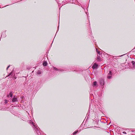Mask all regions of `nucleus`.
I'll list each match as a JSON object with an SVG mask.
<instances>
[{"mask_svg": "<svg viewBox=\"0 0 135 135\" xmlns=\"http://www.w3.org/2000/svg\"><path fill=\"white\" fill-rule=\"evenodd\" d=\"M30 123H31V122H32L33 125L34 126H35V130L36 131H37L36 132H37V134L38 135H39L40 134V133L39 132H38V128H37V126H35V123H34L33 122H32L31 121H30Z\"/></svg>", "mask_w": 135, "mask_h": 135, "instance_id": "obj_1", "label": "nucleus"}, {"mask_svg": "<svg viewBox=\"0 0 135 135\" xmlns=\"http://www.w3.org/2000/svg\"><path fill=\"white\" fill-rule=\"evenodd\" d=\"M99 82L101 85H103L104 84V80L103 79H101L100 80Z\"/></svg>", "mask_w": 135, "mask_h": 135, "instance_id": "obj_2", "label": "nucleus"}, {"mask_svg": "<svg viewBox=\"0 0 135 135\" xmlns=\"http://www.w3.org/2000/svg\"><path fill=\"white\" fill-rule=\"evenodd\" d=\"M12 101L13 102H18V100L16 98H15V97H14L12 100Z\"/></svg>", "mask_w": 135, "mask_h": 135, "instance_id": "obj_3", "label": "nucleus"}, {"mask_svg": "<svg viewBox=\"0 0 135 135\" xmlns=\"http://www.w3.org/2000/svg\"><path fill=\"white\" fill-rule=\"evenodd\" d=\"M98 65L96 63H94L92 67L93 69H95L97 68Z\"/></svg>", "mask_w": 135, "mask_h": 135, "instance_id": "obj_4", "label": "nucleus"}, {"mask_svg": "<svg viewBox=\"0 0 135 135\" xmlns=\"http://www.w3.org/2000/svg\"><path fill=\"white\" fill-rule=\"evenodd\" d=\"M53 69H54L55 70H56L57 71H62V70H61L60 69H59L57 68H55V67H53Z\"/></svg>", "mask_w": 135, "mask_h": 135, "instance_id": "obj_5", "label": "nucleus"}, {"mask_svg": "<svg viewBox=\"0 0 135 135\" xmlns=\"http://www.w3.org/2000/svg\"><path fill=\"white\" fill-rule=\"evenodd\" d=\"M47 65V63L46 61H44V62L43 63V65L44 66H46Z\"/></svg>", "mask_w": 135, "mask_h": 135, "instance_id": "obj_6", "label": "nucleus"}, {"mask_svg": "<svg viewBox=\"0 0 135 135\" xmlns=\"http://www.w3.org/2000/svg\"><path fill=\"white\" fill-rule=\"evenodd\" d=\"M93 86H97V82L96 81H94L93 83Z\"/></svg>", "mask_w": 135, "mask_h": 135, "instance_id": "obj_7", "label": "nucleus"}, {"mask_svg": "<svg viewBox=\"0 0 135 135\" xmlns=\"http://www.w3.org/2000/svg\"><path fill=\"white\" fill-rule=\"evenodd\" d=\"M13 96V93L12 92H10L9 94V95H8V97L9 96L10 97H12Z\"/></svg>", "mask_w": 135, "mask_h": 135, "instance_id": "obj_8", "label": "nucleus"}, {"mask_svg": "<svg viewBox=\"0 0 135 135\" xmlns=\"http://www.w3.org/2000/svg\"><path fill=\"white\" fill-rule=\"evenodd\" d=\"M131 63L132 64L133 66L134 67H135V62L134 61H132Z\"/></svg>", "mask_w": 135, "mask_h": 135, "instance_id": "obj_9", "label": "nucleus"}, {"mask_svg": "<svg viewBox=\"0 0 135 135\" xmlns=\"http://www.w3.org/2000/svg\"><path fill=\"white\" fill-rule=\"evenodd\" d=\"M41 71L40 70H38L37 72V74H41Z\"/></svg>", "mask_w": 135, "mask_h": 135, "instance_id": "obj_10", "label": "nucleus"}, {"mask_svg": "<svg viewBox=\"0 0 135 135\" xmlns=\"http://www.w3.org/2000/svg\"><path fill=\"white\" fill-rule=\"evenodd\" d=\"M97 59L99 61L100 60V59L99 56H98L97 58Z\"/></svg>", "mask_w": 135, "mask_h": 135, "instance_id": "obj_11", "label": "nucleus"}, {"mask_svg": "<svg viewBox=\"0 0 135 135\" xmlns=\"http://www.w3.org/2000/svg\"><path fill=\"white\" fill-rule=\"evenodd\" d=\"M12 73H13V72L12 71L8 75V76H12Z\"/></svg>", "mask_w": 135, "mask_h": 135, "instance_id": "obj_12", "label": "nucleus"}, {"mask_svg": "<svg viewBox=\"0 0 135 135\" xmlns=\"http://www.w3.org/2000/svg\"><path fill=\"white\" fill-rule=\"evenodd\" d=\"M108 76H107V78L108 79H110L112 77V76L111 75H108Z\"/></svg>", "mask_w": 135, "mask_h": 135, "instance_id": "obj_13", "label": "nucleus"}, {"mask_svg": "<svg viewBox=\"0 0 135 135\" xmlns=\"http://www.w3.org/2000/svg\"><path fill=\"white\" fill-rule=\"evenodd\" d=\"M112 73L111 71H109V73L108 74V75H112Z\"/></svg>", "mask_w": 135, "mask_h": 135, "instance_id": "obj_14", "label": "nucleus"}, {"mask_svg": "<svg viewBox=\"0 0 135 135\" xmlns=\"http://www.w3.org/2000/svg\"><path fill=\"white\" fill-rule=\"evenodd\" d=\"M78 132V131H77L73 133V134H75Z\"/></svg>", "mask_w": 135, "mask_h": 135, "instance_id": "obj_15", "label": "nucleus"}, {"mask_svg": "<svg viewBox=\"0 0 135 135\" xmlns=\"http://www.w3.org/2000/svg\"><path fill=\"white\" fill-rule=\"evenodd\" d=\"M97 52L98 53V54H99V55H100V51H98L97 49Z\"/></svg>", "mask_w": 135, "mask_h": 135, "instance_id": "obj_16", "label": "nucleus"}, {"mask_svg": "<svg viewBox=\"0 0 135 135\" xmlns=\"http://www.w3.org/2000/svg\"><path fill=\"white\" fill-rule=\"evenodd\" d=\"M4 101H5V103H7V100H6V99H5V100H4Z\"/></svg>", "mask_w": 135, "mask_h": 135, "instance_id": "obj_17", "label": "nucleus"}, {"mask_svg": "<svg viewBox=\"0 0 135 135\" xmlns=\"http://www.w3.org/2000/svg\"><path fill=\"white\" fill-rule=\"evenodd\" d=\"M10 65H9L8 67H7V69H6V70H7L8 68H9V67H10Z\"/></svg>", "mask_w": 135, "mask_h": 135, "instance_id": "obj_18", "label": "nucleus"}, {"mask_svg": "<svg viewBox=\"0 0 135 135\" xmlns=\"http://www.w3.org/2000/svg\"><path fill=\"white\" fill-rule=\"evenodd\" d=\"M123 133L124 134H126V132H125V131H124L123 132Z\"/></svg>", "mask_w": 135, "mask_h": 135, "instance_id": "obj_19", "label": "nucleus"}]
</instances>
